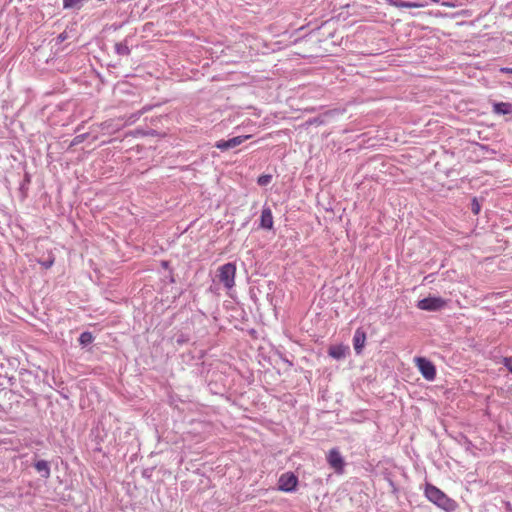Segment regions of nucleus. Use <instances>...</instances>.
<instances>
[{
  "instance_id": "1",
  "label": "nucleus",
  "mask_w": 512,
  "mask_h": 512,
  "mask_svg": "<svg viewBox=\"0 0 512 512\" xmlns=\"http://www.w3.org/2000/svg\"><path fill=\"white\" fill-rule=\"evenodd\" d=\"M424 494L430 502L446 512H454L458 507L455 500L433 484L427 483L425 485Z\"/></svg>"
},
{
  "instance_id": "2",
  "label": "nucleus",
  "mask_w": 512,
  "mask_h": 512,
  "mask_svg": "<svg viewBox=\"0 0 512 512\" xmlns=\"http://www.w3.org/2000/svg\"><path fill=\"white\" fill-rule=\"evenodd\" d=\"M236 265L234 263H226L217 269V278L226 289L235 286Z\"/></svg>"
},
{
  "instance_id": "3",
  "label": "nucleus",
  "mask_w": 512,
  "mask_h": 512,
  "mask_svg": "<svg viewBox=\"0 0 512 512\" xmlns=\"http://www.w3.org/2000/svg\"><path fill=\"white\" fill-rule=\"evenodd\" d=\"M414 363L421 375L428 381H433L436 377L435 365L424 357H415Z\"/></svg>"
},
{
  "instance_id": "4",
  "label": "nucleus",
  "mask_w": 512,
  "mask_h": 512,
  "mask_svg": "<svg viewBox=\"0 0 512 512\" xmlns=\"http://www.w3.org/2000/svg\"><path fill=\"white\" fill-rule=\"evenodd\" d=\"M447 305V301L441 297H427L417 303V307L425 311L441 310Z\"/></svg>"
},
{
  "instance_id": "5",
  "label": "nucleus",
  "mask_w": 512,
  "mask_h": 512,
  "mask_svg": "<svg viewBox=\"0 0 512 512\" xmlns=\"http://www.w3.org/2000/svg\"><path fill=\"white\" fill-rule=\"evenodd\" d=\"M298 484L297 476L292 472L283 473L278 480V489L283 492H292Z\"/></svg>"
},
{
  "instance_id": "6",
  "label": "nucleus",
  "mask_w": 512,
  "mask_h": 512,
  "mask_svg": "<svg viewBox=\"0 0 512 512\" xmlns=\"http://www.w3.org/2000/svg\"><path fill=\"white\" fill-rule=\"evenodd\" d=\"M251 138V135L236 136L228 140H219L215 143V147L225 151L241 145L244 141Z\"/></svg>"
},
{
  "instance_id": "7",
  "label": "nucleus",
  "mask_w": 512,
  "mask_h": 512,
  "mask_svg": "<svg viewBox=\"0 0 512 512\" xmlns=\"http://www.w3.org/2000/svg\"><path fill=\"white\" fill-rule=\"evenodd\" d=\"M327 461L329 465L337 473H342L344 470V460L337 449H331L327 455Z\"/></svg>"
},
{
  "instance_id": "8",
  "label": "nucleus",
  "mask_w": 512,
  "mask_h": 512,
  "mask_svg": "<svg viewBox=\"0 0 512 512\" xmlns=\"http://www.w3.org/2000/svg\"><path fill=\"white\" fill-rule=\"evenodd\" d=\"M366 342V333L361 329L358 328L355 331L354 337H353V346L354 350L357 354H360L365 346Z\"/></svg>"
},
{
  "instance_id": "9",
  "label": "nucleus",
  "mask_w": 512,
  "mask_h": 512,
  "mask_svg": "<svg viewBox=\"0 0 512 512\" xmlns=\"http://www.w3.org/2000/svg\"><path fill=\"white\" fill-rule=\"evenodd\" d=\"M260 227L268 230L273 228V215L269 207H265L262 210L260 217Z\"/></svg>"
},
{
  "instance_id": "10",
  "label": "nucleus",
  "mask_w": 512,
  "mask_h": 512,
  "mask_svg": "<svg viewBox=\"0 0 512 512\" xmlns=\"http://www.w3.org/2000/svg\"><path fill=\"white\" fill-rule=\"evenodd\" d=\"M348 349L349 348L344 345H333V346H330V348L328 350V354L332 358L339 360L346 356Z\"/></svg>"
},
{
  "instance_id": "11",
  "label": "nucleus",
  "mask_w": 512,
  "mask_h": 512,
  "mask_svg": "<svg viewBox=\"0 0 512 512\" xmlns=\"http://www.w3.org/2000/svg\"><path fill=\"white\" fill-rule=\"evenodd\" d=\"M35 469L42 474V477L49 478L50 476V467L49 463L45 460H39L35 463Z\"/></svg>"
},
{
  "instance_id": "12",
  "label": "nucleus",
  "mask_w": 512,
  "mask_h": 512,
  "mask_svg": "<svg viewBox=\"0 0 512 512\" xmlns=\"http://www.w3.org/2000/svg\"><path fill=\"white\" fill-rule=\"evenodd\" d=\"M493 111L497 114H509L512 111V106L510 103H495L493 105Z\"/></svg>"
},
{
  "instance_id": "13",
  "label": "nucleus",
  "mask_w": 512,
  "mask_h": 512,
  "mask_svg": "<svg viewBox=\"0 0 512 512\" xmlns=\"http://www.w3.org/2000/svg\"><path fill=\"white\" fill-rule=\"evenodd\" d=\"M92 341H93V336L90 332H83L79 337V342L82 345L90 344V343H92Z\"/></svg>"
},
{
  "instance_id": "14",
  "label": "nucleus",
  "mask_w": 512,
  "mask_h": 512,
  "mask_svg": "<svg viewBox=\"0 0 512 512\" xmlns=\"http://www.w3.org/2000/svg\"><path fill=\"white\" fill-rule=\"evenodd\" d=\"M272 176L269 174H264L258 177L257 183L260 186H266L271 182Z\"/></svg>"
},
{
  "instance_id": "15",
  "label": "nucleus",
  "mask_w": 512,
  "mask_h": 512,
  "mask_svg": "<svg viewBox=\"0 0 512 512\" xmlns=\"http://www.w3.org/2000/svg\"><path fill=\"white\" fill-rule=\"evenodd\" d=\"M83 0H63V7L64 8H74L78 7Z\"/></svg>"
},
{
  "instance_id": "16",
  "label": "nucleus",
  "mask_w": 512,
  "mask_h": 512,
  "mask_svg": "<svg viewBox=\"0 0 512 512\" xmlns=\"http://www.w3.org/2000/svg\"><path fill=\"white\" fill-rule=\"evenodd\" d=\"M54 262H55V257H54L53 255H52V256H50V257H49V259H48V260H46V261H39V263L41 264V266H42L43 268H45V269H49V268H51V267L53 266Z\"/></svg>"
},
{
  "instance_id": "17",
  "label": "nucleus",
  "mask_w": 512,
  "mask_h": 512,
  "mask_svg": "<svg viewBox=\"0 0 512 512\" xmlns=\"http://www.w3.org/2000/svg\"><path fill=\"white\" fill-rule=\"evenodd\" d=\"M442 6L444 7H448V8H455V7H459V6H462L463 3L459 0H456L455 2H442L441 3Z\"/></svg>"
},
{
  "instance_id": "18",
  "label": "nucleus",
  "mask_w": 512,
  "mask_h": 512,
  "mask_svg": "<svg viewBox=\"0 0 512 512\" xmlns=\"http://www.w3.org/2000/svg\"><path fill=\"white\" fill-rule=\"evenodd\" d=\"M505 367L512 373V357H505L503 359Z\"/></svg>"
},
{
  "instance_id": "19",
  "label": "nucleus",
  "mask_w": 512,
  "mask_h": 512,
  "mask_svg": "<svg viewBox=\"0 0 512 512\" xmlns=\"http://www.w3.org/2000/svg\"><path fill=\"white\" fill-rule=\"evenodd\" d=\"M85 137H86V134H82V135H78V136H76V137L74 138V140H73L72 144H73V145H76V144L81 143L82 141H84Z\"/></svg>"
},
{
  "instance_id": "20",
  "label": "nucleus",
  "mask_w": 512,
  "mask_h": 512,
  "mask_svg": "<svg viewBox=\"0 0 512 512\" xmlns=\"http://www.w3.org/2000/svg\"><path fill=\"white\" fill-rule=\"evenodd\" d=\"M117 51L121 54H128L129 53V49L127 46H123V45H117Z\"/></svg>"
},
{
  "instance_id": "21",
  "label": "nucleus",
  "mask_w": 512,
  "mask_h": 512,
  "mask_svg": "<svg viewBox=\"0 0 512 512\" xmlns=\"http://www.w3.org/2000/svg\"><path fill=\"white\" fill-rule=\"evenodd\" d=\"M425 7L424 3L408 2V8H422Z\"/></svg>"
},
{
  "instance_id": "22",
  "label": "nucleus",
  "mask_w": 512,
  "mask_h": 512,
  "mask_svg": "<svg viewBox=\"0 0 512 512\" xmlns=\"http://www.w3.org/2000/svg\"><path fill=\"white\" fill-rule=\"evenodd\" d=\"M394 6L397 8H408V2L397 1V2H394Z\"/></svg>"
},
{
  "instance_id": "23",
  "label": "nucleus",
  "mask_w": 512,
  "mask_h": 512,
  "mask_svg": "<svg viewBox=\"0 0 512 512\" xmlns=\"http://www.w3.org/2000/svg\"><path fill=\"white\" fill-rule=\"evenodd\" d=\"M474 214H478L479 211H480V206L479 204L474 200L473 201V208H472Z\"/></svg>"
},
{
  "instance_id": "24",
  "label": "nucleus",
  "mask_w": 512,
  "mask_h": 512,
  "mask_svg": "<svg viewBox=\"0 0 512 512\" xmlns=\"http://www.w3.org/2000/svg\"><path fill=\"white\" fill-rule=\"evenodd\" d=\"M111 126H112V122L111 121H106V122L101 124L102 129H108Z\"/></svg>"
},
{
  "instance_id": "25",
  "label": "nucleus",
  "mask_w": 512,
  "mask_h": 512,
  "mask_svg": "<svg viewBox=\"0 0 512 512\" xmlns=\"http://www.w3.org/2000/svg\"><path fill=\"white\" fill-rule=\"evenodd\" d=\"M502 73H512V68L503 67L500 69Z\"/></svg>"
},
{
  "instance_id": "26",
  "label": "nucleus",
  "mask_w": 512,
  "mask_h": 512,
  "mask_svg": "<svg viewBox=\"0 0 512 512\" xmlns=\"http://www.w3.org/2000/svg\"><path fill=\"white\" fill-rule=\"evenodd\" d=\"M162 266H163L164 268H167V267H168V262L163 261V262H162Z\"/></svg>"
},
{
  "instance_id": "27",
  "label": "nucleus",
  "mask_w": 512,
  "mask_h": 512,
  "mask_svg": "<svg viewBox=\"0 0 512 512\" xmlns=\"http://www.w3.org/2000/svg\"><path fill=\"white\" fill-rule=\"evenodd\" d=\"M459 15H468V11H462L460 13H458Z\"/></svg>"
}]
</instances>
